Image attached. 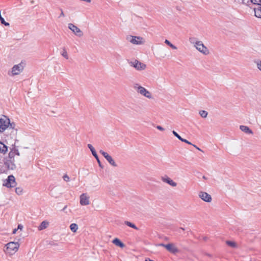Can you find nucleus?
I'll return each instance as SVG.
<instances>
[{
	"instance_id": "obj_1",
	"label": "nucleus",
	"mask_w": 261,
	"mask_h": 261,
	"mask_svg": "<svg viewBox=\"0 0 261 261\" xmlns=\"http://www.w3.org/2000/svg\"><path fill=\"white\" fill-rule=\"evenodd\" d=\"M15 124L10 123V119L6 116H3V117L0 118V133L4 132L6 129H12L11 133L15 136L17 134V129H15Z\"/></svg>"
},
{
	"instance_id": "obj_2",
	"label": "nucleus",
	"mask_w": 261,
	"mask_h": 261,
	"mask_svg": "<svg viewBox=\"0 0 261 261\" xmlns=\"http://www.w3.org/2000/svg\"><path fill=\"white\" fill-rule=\"evenodd\" d=\"M25 65V63L23 61H21L18 64L14 65L11 69V71L8 72V74L10 76L19 74L23 70Z\"/></svg>"
},
{
	"instance_id": "obj_3",
	"label": "nucleus",
	"mask_w": 261,
	"mask_h": 261,
	"mask_svg": "<svg viewBox=\"0 0 261 261\" xmlns=\"http://www.w3.org/2000/svg\"><path fill=\"white\" fill-rule=\"evenodd\" d=\"M6 248L4 251L9 255L14 254L18 249L19 244L17 242H10L6 245Z\"/></svg>"
},
{
	"instance_id": "obj_4",
	"label": "nucleus",
	"mask_w": 261,
	"mask_h": 261,
	"mask_svg": "<svg viewBox=\"0 0 261 261\" xmlns=\"http://www.w3.org/2000/svg\"><path fill=\"white\" fill-rule=\"evenodd\" d=\"M126 39L128 42L136 45L144 44L146 42L145 39L141 36L128 35L126 36Z\"/></svg>"
},
{
	"instance_id": "obj_5",
	"label": "nucleus",
	"mask_w": 261,
	"mask_h": 261,
	"mask_svg": "<svg viewBox=\"0 0 261 261\" xmlns=\"http://www.w3.org/2000/svg\"><path fill=\"white\" fill-rule=\"evenodd\" d=\"M133 88L136 90L137 93L149 99L152 98L151 93L144 87L140 86L139 84H135L133 86Z\"/></svg>"
},
{
	"instance_id": "obj_6",
	"label": "nucleus",
	"mask_w": 261,
	"mask_h": 261,
	"mask_svg": "<svg viewBox=\"0 0 261 261\" xmlns=\"http://www.w3.org/2000/svg\"><path fill=\"white\" fill-rule=\"evenodd\" d=\"M127 62L130 66L133 67L139 71L143 70L146 67L145 64L140 62L137 60H128Z\"/></svg>"
},
{
	"instance_id": "obj_7",
	"label": "nucleus",
	"mask_w": 261,
	"mask_h": 261,
	"mask_svg": "<svg viewBox=\"0 0 261 261\" xmlns=\"http://www.w3.org/2000/svg\"><path fill=\"white\" fill-rule=\"evenodd\" d=\"M189 42L193 45V47L196 49H207V47L204 45L203 42L198 40L196 38L190 37Z\"/></svg>"
},
{
	"instance_id": "obj_8",
	"label": "nucleus",
	"mask_w": 261,
	"mask_h": 261,
	"mask_svg": "<svg viewBox=\"0 0 261 261\" xmlns=\"http://www.w3.org/2000/svg\"><path fill=\"white\" fill-rule=\"evenodd\" d=\"M68 28L70 29L72 33L77 37H81L83 36V33L80 28L73 24V23H69L68 24Z\"/></svg>"
},
{
	"instance_id": "obj_9",
	"label": "nucleus",
	"mask_w": 261,
	"mask_h": 261,
	"mask_svg": "<svg viewBox=\"0 0 261 261\" xmlns=\"http://www.w3.org/2000/svg\"><path fill=\"white\" fill-rule=\"evenodd\" d=\"M4 186L8 188H13L16 186V182L15 181V177L12 175H9L6 180V182L4 184Z\"/></svg>"
},
{
	"instance_id": "obj_10",
	"label": "nucleus",
	"mask_w": 261,
	"mask_h": 261,
	"mask_svg": "<svg viewBox=\"0 0 261 261\" xmlns=\"http://www.w3.org/2000/svg\"><path fill=\"white\" fill-rule=\"evenodd\" d=\"M198 196L202 200L206 202H210L212 201L211 196L205 192L200 191Z\"/></svg>"
},
{
	"instance_id": "obj_11",
	"label": "nucleus",
	"mask_w": 261,
	"mask_h": 261,
	"mask_svg": "<svg viewBox=\"0 0 261 261\" xmlns=\"http://www.w3.org/2000/svg\"><path fill=\"white\" fill-rule=\"evenodd\" d=\"M165 248L170 252L175 254L178 252V249L175 246L174 244L172 243H169L166 244L165 246Z\"/></svg>"
},
{
	"instance_id": "obj_12",
	"label": "nucleus",
	"mask_w": 261,
	"mask_h": 261,
	"mask_svg": "<svg viewBox=\"0 0 261 261\" xmlns=\"http://www.w3.org/2000/svg\"><path fill=\"white\" fill-rule=\"evenodd\" d=\"M80 204L82 205H87L89 204V197L86 194L83 193L80 196Z\"/></svg>"
},
{
	"instance_id": "obj_13",
	"label": "nucleus",
	"mask_w": 261,
	"mask_h": 261,
	"mask_svg": "<svg viewBox=\"0 0 261 261\" xmlns=\"http://www.w3.org/2000/svg\"><path fill=\"white\" fill-rule=\"evenodd\" d=\"M161 179L163 182L167 183L168 184L173 187H176L177 185L176 182L174 181L172 179H171L167 176L162 177Z\"/></svg>"
},
{
	"instance_id": "obj_14",
	"label": "nucleus",
	"mask_w": 261,
	"mask_h": 261,
	"mask_svg": "<svg viewBox=\"0 0 261 261\" xmlns=\"http://www.w3.org/2000/svg\"><path fill=\"white\" fill-rule=\"evenodd\" d=\"M5 164L9 169L14 170L16 168V165L14 164V159L7 160V161L5 163Z\"/></svg>"
},
{
	"instance_id": "obj_15",
	"label": "nucleus",
	"mask_w": 261,
	"mask_h": 261,
	"mask_svg": "<svg viewBox=\"0 0 261 261\" xmlns=\"http://www.w3.org/2000/svg\"><path fill=\"white\" fill-rule=\"evenodd\" d=\"M240 129L243 132L248 134H252L253 132L248 126L245 125H240Z\"/></svg>"
},
{
	"instance_id": "obj_16",
	"label": "nucleus",
	"mask_w": 261,
	"mask_h": 261,
	"mask_svg": "<svg viewBox=\"0 0 261 261\" xmlns=\"http://www.w3.org/2000/svg\"><path fill=\"white\" fill-rule=\"evenodd\" d=\"M255 16L258 18H261V5L257 6L256 8H254Z\"/></svg>"
},
{
	"instance_id": "obj_17",
	"label": "nucleus",
	"mask_w": 261,
	"mask_h": 261,
	"mask_svg": "<svg viewBox=\"0 0 261 261\" xmlns=\"http://www.w3.org/2000/svg\"><path fill=\"white\" fill-rule=\"evenodd\" d=\"M49 225V223L46 221H42L40 225L38 226V229L39 230H42L46 228Z\"/></svg>"
},
{
	"instance_id": "obj_18",
	"label": "nucleus",
	"mask_w": 261,
	"mask_h": 261,
	"mask_svg": "<svg viewBox=\"0 0 261 261\" xmlns=\"http://www.w3.org/2000/svg\"><path fill=\"white\" fill-rule=\"evenodd\" d=\"M113 243L115 245L119 246L121 248H123L125 245L118 238H115L112 241Z\"/></svg>"
},
{
	"instance_id": "obj_19",
	"label": "nucleus",
	"mask_w": 261,
	"mask_h": 261,
	"mask_svg": "<svg viewBox=\"0 0 261 261\" xmlns=\"http://www.w3.org/2000/svg\"><path fill=\"white\" fill-rule=\"evenodd\" d=\"M154 55L159 59L163 58L165 57L166 54L162 51V50H157L156 52L154 53Z\"/></svg>"
},
{
	"instance_id": "obj_20",
	"label": "nucleus",
	"mask_w": 261,
	"mask_h": 261,
	"mask_svg": "<svg viewBox=\"0 0 261 261\" xmlns=\"http://www.w3.org/2000/svg\"><path fill=\"white\" fill-rule=\"evenodd\" d=\"M8 151L7 146L3 143L0 141V152L5 153Z\"/></svg>"
},
{
	"instance_id": "obj_21",
	"label": "nucleus",
	"mask_w": 261,
	"mask_h": 261,
	"mask_svg": "<svg viewBox=\"0 0 261 261\" xmlns=\"http://www.w3.org/2000/svg\"><path fill=\"white\" fill-rule=\"evenodd\" d=\"M106 160L109 163V164L113 167L117 166V165L116 164L115 162L111 155H110L108 158H107Z\"/></svg>"
},
{
	"instance_id": "obj_22",
	"label": "nucleus",
	"mask_w": 261,
	"mask_h": 261,
	"mask_svg": "<svg viewBox=\"0 0 261 261\" xmlns=\"http://www.w3.org/2000/svg\"><path fill=\"white\" fill-rule=\"evenodd\" d=\"M248 5L247 6H250L251 4L257 5V6L261 5V0H249Z\"/></svg>"
},
{
	"instance_id": "obj_23",
	"label": "nucleus",
	"mask_w": 261,
	"mask_h": 261,
	"mask_svg": "<svg viewBox=\"0 0 261 261\" xmlns=\"http://www.w3.org/2000/svg\"><path fill=\"white\" fill-rule=\"evenodd\" d=\"M70 229L72 232H75L78 229V226L75 223H72L70 225Z\"/></svg>"
},
{
	"instance_id": "obj_24",
	"label": "nucleus",
	"mask_w": 261,
	"mask_h": 261,
	"mask_svg": "<svg viewBox=\"0 0 261 261\" xmlns=\"http://www.w3.org/2000/svg\"><path fill=\"white\" fill-rule=\"evenodd\" d=\"M124 223L125 224H126L127 226L131 227V228H133L135 229H136V230H138V228L133 223H131L130 222H129V221H125L124 222Z\"/></svg>"
},
{
	"instance_id": "obj_25",
	"label": "nucleus",
	"mask_w": 261,
	"mask_h": 261,
	"mask_svg": "<svg viewBox=\"0 0 261 261\" xmlns=\"http://www.w3.org/2000/svg\"><path fill=\"white\" fill-rule=\"evenodd\" d=\"M226 243L227 245H228L231 247H233V248H236L237 246V244L234 242H233V241H226Z\"/></svg>"
},
{
	"instance_id": "obj_26",
	"label": "nucleus",
	"mask_w": 261,
	"mask_h": 261,
	"mask_svg": "<svg viewBox=\"0 0 261 261\" xmlns=\"http://www.w3.org/2000/svg\"><path fill=\"white\" fill-rule=\"evenodd\" d=\"M199 114L201 117L205 118L207 117L208 113L206 111L201 110L199 111Z\"/></svg>"
},
{
	"instance_id": "obj_27",
	"label": "nucleus",
	"mask_w": 261,
	"mask_h": 261,
	"mask_svg": "<svg viewBox=\"0 0 261 261\" xmlns=\"http://www.w3.org/2000/svg\"><path fill=\"white\" fill-rule=\"evenodd\" d=\"M254 63L256 64L257 68L261 71V60H255L254 61Z\"/></svg>"
},
{
	"instance_id": "obj_28",
	"label": "nucleus",
	"mask_w": 261,
	"mask_h": 261,
	"mask_svg": "<svg viewBox=\"0 0 261 261\" xmlns=\"http://www.w3.org/2000/svg\"><path fill=\"white\" fill-rule=\"evenodd\" d=\"M60 54L64 57L65 59H68V53L66 51V50H61L60 52Z\"/></svg>"
},
{
	"instance_id": "obj_29",
	"label": "nucleus",
	"mask_w": 261,
	"mask_h": 261,
	"mask_svg": "<svg viewBox=\"0 0 261 261\" xmlns=\"http://www.w3.org/2000/svg\"><path fill=\"white\" fill-rule=\"evenodd\" d=\"M165 43L168 45L172 49H176V47L168 40H165Z\"/></svg>"
},
{
	"instance_id": "obj_30",
	"label": "nucleus",
	"mask_w": 261,
	"mask_h": 261,
	"mask_svg": "<svg viewBox=\"0 0 261 261\" xmlns=\"http://www.w3.org/2000/svg\"><path fill=\"white\" fill-rule=\"evenodd\" d=\"M15 155V152L13 151V150H11L10 152L9 153V159L10 160H13L14 159V157Z\"/></svg>"
},
{
	"instance_id": "obj_31",
	"label": "nucleus",
	"mask_w": 261,
	"mask_h": 261,
	"mask_svg": "<svg viewBox=\"0 0 261 261\" xmlns=\"http://www.w3.org/2000/svg\"><path fill=\"white\" fill-rule=\"evenodd\" d=\"M22 189L20 187H17V188H16L15 189V192L18 194V195H21L22 194Z\"/></svg>"
},
{
	"instance_id": "obj_32",
	"label": "nucleus",
	"mask_w": 261,
	"mask_h": 261,
	"mask_svg": "<svg viewBox=\"0 0 261 261\" xmlns=\"http://www.w3.org/2000/svg\"><path fill=\"white\" fill-rule=\"evenodd\" d=\"M99 152L105 157L106 159H107V158H108L110 156V155L107 152L104 151L102 150H100Z\"/></svg>"
},
{
	"instance_id": "obj_33",
	"label": "nucleus",
	"mask_w": 261,
	"mask_h": 261,
	"mask_svg": "<svg viewBox=\"0 0 261 261\" xmlns=\"http://www.w3.org/2000/svg\"><path fill=\"white\" fill-rule=\"evenodd\" d=\"M198 50L204 55H207L210 54L209 50Z\"/></svg>"
},
{
	"instance_id": "obj_34",
	"label": "nucleus",
	"mask_w": 261,
	"mask_h": 261,
	"mask_svg": "<svg viewBox=\"0 0 261 261\" xmlns=\"http://www.w3.org/2000/svg\"><path fill=\"white\" fill-rule=\"evenodd\" d=\"M172 133L176 138L181 141L182 138H181L175 130H173Z\"/></svg>"
},
{
	"instance_id": "obj_35",
	"label": "nucleus",
	"mask_w": 261,
	"mask_h": 261,
	"mask_svg": "<svg viewBox=\"0 0 261 261\" xmlns=\"http://www.w3.org/2000/svg\"><path fill=\"white\" fill-rule=\"evenodd\" d=\"M63 178L64 180L66 181V182H68V181H69L70 180V177L67 174H65L63 176Z\"/></svg>"
},
{
	"instance_id": "obj_36",
	"label": "nucleus",
	"mask_w": 261,
	"mask_h": 261,
	"mask_svg": "<svg viewBox=\"0 0 261 261\" xmlns=\"http://www.w3.org/2000/svg\"><path fill=\"white\" fill-rule=\"evenodd\" d=\"M12 150H13V151L15 152V155L16 154V155H17L18 156L20 155V153H19V152L18 149L14 148Z\"/></svg>"
},
{
	"instance_id": "obj_37",
	"label": "nucleus",
	"mask_w": 261,
	"mask_h": 261,
	"mask_svg": "<svg viewBox=\"0 0 261 261\" xmlns=\"http://www.w3.org/2000/svg\"><path fill=\"white\" fill-rule=\"evenodd\" d=\"M181 141L183 142H185L186 143H187L188 144H190V145H193L191 142H189V141H188L187 140L185 139H184V138H182V139L181 140Z\"/></svg>"
},
{
	"instance_id": "obj_38",
	"label": "nucleus",
	"mask_w": 261,
	"mask_h": 261,
	"mask_svg": "<svg viewBox=\"0 0 261 261\" xmlns=\"http://www.w3.org/2000/svg\"><path fill=\"white\" fill-rule=\"evenodd\" d=\"M96 161H97V163H98V164L99 166L101 168H103V166L102 165V164H101V162H100V160H99V159L98 157L97 158H96Z\"/></svg>"
},
{
	"instance_id": "obj_39",
	"label": "nucleus",
	"mask_w": 261,
	"mask_h": 261,
	"mask_svg": "<svg viewBox=\"0 0 261 261\" xmlns=\"http://www.w3.org/2000/svg\"><path fill=\"white\" fill-rule=\"evenodd\" d=\"M88 147L89 148L90 151L92 152V151H94L95 150L94 148L93 147V146L91 144H88Z\"/></svg>"
},
{
	"instance_id": "obj_40",
	"label": "nucleus",
	"mask_w": 261,
	"mask_h": 261,
	"mask_svg": "<svg viewBox=\"0 0 261 261\" xmlns=\"http://www.w3.org/2000/svg\"><path fill=\"white\" fill-rule=\"evenodd\" d=\"M92 155L94 156V158L96 159V158H97L98 156V155L95 151V150H94V151H92L91 152Z\"/></svg>"
},
{
	"instance_id": "obj_41",
	"label": "nucleus",
	"mask_w": 261,
	"mask_h": 261,
	"mask_svg": "<svg viewBox=\"0 0 261 261\" xmlns=\"http://www.w3.org/2000/svg\"><path fill=\"white\" fill-rule=\"evenodd\" d=\"M60 10H61V14H60V15L59 17V18H60V17H64L65 16V14H64V13L63 12V10L62 9H60Z\"/></svg>"
},
{
	"instance_id": "obj_42",
	"label": "nucleus",
	"mask_w": 261,
	"mask_h": 261,
	"mask_svg": "<svg viewBox=\"0 0 261 261\" xmlns=\"http://www.w3.org/2000/svg\"><path fill=\"white\" fill-rule=\"evenodd\" d=\"M156 128L158 129L159 130H164V128L163 127H162L161 126H160V125H158L156 126Z\"/></svg>"
},
{
	"instance_id": "obj_43",
	"label": "nucleus",
	"mask_w": 261,
	"mask_h": 261,
	"mask_svg": "<svg viewBox=\"0 0 261 261\" xmlns=\"http://www.w3.org/2000/svg\"><path fill=\"white\" fill-rule=\"evenodd\" d=\"M22 228H23V226H22V225H21V224H19V225H18V227H17V230H18V229H22Z\"/></svg>"
},
{
	"instance_id": "obj_44",
	"label": "nucleus",
	"mask_w": 261,
	"mask_h": 261,
	"mask_svg": "<svg viewBox=\"0 0 261 261\" xmlns=\"http://www.w3.org/2000/svg\"><path fill=\"white\" fill-rule=\"evenodd\" d=\"M158 245L159 246H163V247L165 248V246H166V244H164L163 243H160V244H158Z\"/></svg>"
},
{
	"instance_id": "obj_45",
	"label": "nucleus",
	"mask_w": 261,
	"mask_h": 261,
	"mask_svg": "<svg viewBox=\"0 0 261 261\" xmlns=\"http://www.w3.org/2000/svg\"><path fill=\"white\" fill-rule=\"evenodd\" d=\"M194 147H195L197 149H198V150L199 151H202V150L201 149H200L198 147H197V146H196L195 145H194L193 144L192 145Z\"/></svg>"
},
{
	"instance_id": "obj_46",
	"label": "nucleus",
	"mask_w": 261,
	"mask_h": 261,
	"mask_svg": "<svg viewBox=\"0 0 261 261\" xmlns=\"http://www.w3.org/2000/svg\"><path fill=\"white\" fill-rule=\"evenodd\" d=\"M17 231V229H16V228H15V229H13V234L16 233V231Z\"/></svg>"
},
{
	"instance_id": "obj_47",
	"label": "nucleus",
	"mask_w": 261,
	"mask_h": 261,
	"mask_svg": "<svg viewBox=\"0 0 261 261\" xmlns=\"http://www.w3.org/2000/svg\"><path fill=\"white\" fill-rule=\"evenodd\" d=\"M145 261H153V260H151V259H149V258H146V259H145Z\"/></svg>"
},
{
	"instance_id": "obj_48",
	"label": "nucleus",
	"mask_w": 261,
	"mask_h": 261,
	"mask_svg": "<svg viewBox=\"0 0 261 261\" xmlns=\"http://www.w3.org/2000/svg\"><path fill=\"white\" fill-rule=\"evenodd\" d=\"M203 178H204V179H206V177H205L204 176H203Z\"/></svg>"
}]
</instances>
